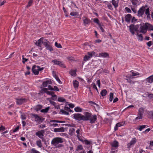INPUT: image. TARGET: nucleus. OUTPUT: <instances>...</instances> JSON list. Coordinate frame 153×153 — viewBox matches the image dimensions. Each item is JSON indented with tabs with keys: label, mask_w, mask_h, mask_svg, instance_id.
<instances>
[{
	"label": "nucleus",
	"mask_w": 153,
	"mask_h": 153,
	"mask_svg": "<svg viewBox=\"0 0 153 153\" xmlns=\"http://www.w3.org/2000/svg\"><path fill=\"white\" fill-rule=\"evenodd\" d=\"M144 13L148 19H151V14L150 13L149 7L147 5L141 7L138 11L137 15L139 17H142Z\"/></svg>",
	"instance_id": "obj_1"
},
{
	"label": "nucleus",
	"mask_w": 153,
	"mask_h": 153,
	"mask_svg": "<svg viewBox=\"0 0 153 153\" xmlns=\"http://www.w3.org/2000/svg\"><path fill=\"white\" fill-rule=\"evenodd\" d=\"M90 114L88 112H85L84 113L85 115H82L80 114L76 113L73 114V117L75 119L78 121L83 120V121L88 120L89 117H90Z\"/></svg>",
	"instance_id": "obj_2"
},
{
	"label": "nucleus",
	"mask_w": 153,
	"mask_h": 153,
	"mask_svg": "<svg viewBox=\"0 0 153 153\" xmlns=\"http://www.w3.org/2000/svg\"><path fill=\"white\" fill-rule=\"evenodd\" d=\"M63 139L60 137H56L53 138L51 141V144L56 147H61L62 146L61 143L63 142Z\"/></svg>",
	"instance_id": "obj_3"
},
{
	"label": "nucleus",
	"mask_w": 153,
	"mask_h": 153,
	"mask_svg": "<svg viewBox=\"0 0 153 153\" xmlns=\"http://www.w3.org/2000/svg\"><path fill=\"white\" fill-rule=\"evenodd\" d=\"M44 69L43 67L41 68L40 66L34 65L32 67L33 73L36 75L39 74V73L42 71Z\"/></svg>",
	"instance_id": "obj_4"
},
{
	"label": "nucleus",
	"mask_w": 153,
	"mask_h": 153,
	"mask_svg": "<svg viewBox=\"0 0 153 153\" xmlns=\"http://www.w3.org/2000/svg\"><path fill=\"white\" fill-rule=\"evenodd\" d=\"M144 112V108L142 107L140 108L138 110L137 116L135 118L136 121L139 120L143 118V114Z\"/></svg>",
	"instance_id": "obj_5"
},
{
	"label": "nucleus",
	"mask_w": 153,
	"mask_h": 153,
	"mask_svg": "<svg viewBox=\"0 0 153 153\" xmlns=\"http://www.w3.org/2000/svg\"><path fill=\"white\" fill-rule=\"evenodd\" d=\"M52 62L53 63L54 65H58L60 67L63 68H65V66L62 62L60 61L57 59H54L52 60Z\"/></svg>",
	"instance_id": "obj_6"
},
{
	"label": "nucleus",
	"mask_w": 153,
	"mask_h": 153,
	"mask_svg": "<svg viewBox=\"0 0 153 153\" xmlns=\"http://www.w3.org/2000/svg\"><path fill=\"white\" fill-rule=\"evenodd\" d=\"M129 28L130 32L133 35H134L135 34L134 32L137 31L138 28L137 26H135L133 24L129 26Z\"/></svg>",
	"instance_id": "obj_7"
},
{
	"label": "nucleus",
	"mask_w": 153,
	"mask_h": 153,
	"mask_svg": "<svg viewBox=\"0 0 153 153\" xmlns=\"http://www.w3.org/2000/svg\"><path fill=\"white\" fill-rule=\"evenodd\" d=\"M88 113L90 114V117H89L88 120H89L90 123L92 124L94 123L97 120V116L96 115H91V113L88 112Z\"/></svg>",
	"instance_id": "obj_8"
},
{
	"label": "nucleus",
	"mask_w": 153,
	"mask_h": 153,
	"mask_svg": "<svg viewBox=\"0 0 153 153\" xmlns=\"http://www.w3.org/2000/svg\"><path fill=\"white\" fill-rule=\"evenodd\" d=\"M45 42H44L43 43L46 49L51 51H53V49L52 46L49 44V42L47 40H45Z\"/></svg>",
	"instance_id": "obj_9"
},
{
	"label": "nucleus",
	"mask_w": 153,
	"mask_h": 153,
	"mask_svg": "<svg viewBox=\"0 0 153 153\" xmlns=\"http://www.w3.org/2000/svg\"><path fill=\"white\" fill-rule=\"evenodd\" d=\"M140 32L143 33H145L147 31V30L148 29V27L147 23L141 25L140 27Z\"/></svg>",
	"instance_id": "obj_10"
},
{
	"label": "nucleus",
	"mask_w": 153,
	"mask_h": 153,
	"mask_svg": "<svg viewBox=\"0 0 153 153\" xmlns=\"http://www.w3.org/2000/svg\"><path fill=\"white\" fill-rule=\"evenodd\" d=\"M137 142L136 139L135 138H133L131 140L130 142L128 143L127 145V148L129 149L131 148V146H134Z\"/></svg>",
	"instance_id": "obj_11"
},
{
	"label": "nucleus",
	"mask_w": 153,
	"mask_h": 153,
	"mask_svg": "<svg viewBox=\"0 0 153 153\" xmlns=\"http://www.w3.org/2000/svg\"><path fill=\"white\" fill-rule=\"evenodd\" d=\"M45 131L44 130L39 131L36 132V135L38 136L39 138L42 139L43 137L44 134L45 133Z\"/></svg>",
	"instance_id": "obj_12"
},
{
	"label": "nucleus",
	"mask_w": 153,
	"mask_h": 153,
	"mask_svg": "<svg viewBox=\"0 0 153 153\" xmlns=\"http://www.w3.org/2000/svg\"><path fill=\"white\" fill-rule=\"evenodd\" d=\"M33 116L35 118V120L37 123H39L42 122L43 120L42 117L39 116L37 114H33Z\"/></svg>",
	"instance_id": "obj_13"
},
{
	"label": "nucleus",
	"mask_w": 153,
	"mask_h": 153,
	"mask_svg": "<svg viewBox=\"0 0 153 153\" xmlns=\"http://www.w3.org/2000/svg\"><path fill=\"white\" fill-rule=\"evenodd\" d=\"M124 125V123L123 122H120L116 124L114 127V130L116 131L118 129V128L123 126Z\"/></svg>",
	"instance_id": "obj_14"
},
{
	"label": "nucleus",
	"mask_w": 153,
	"mask_h": 153,
	"mask_svg": "<svg viewBox=\"0 0 153 153\" xmlns=\"http://www.w3.org/2000/svg\"><path fill=\"white\" fill-rule=\"evenodd\" d=\"M98 56L100 57H102L104 58L108 57L109 54L106 52L100 53L99 54Z\"/></svg>",
	"instance_id": "obj_15"
},
{
	"label": "nucleus",
	"mask_w": 153,
	"mask_h": 153,
	"mask_svg": "<svg viewBox=\"0 0 153 153\" xmlns=\"http://www.w3.org/2000/svg\"><path fill=\"white\" fill-rule=\"evenodd\" d=\"M132 18V16L130 14H128L126 15L125 16V21L128 23L130 22V20Z\"/></svg>",
	"instance_id": "obj_16"
},
{
	"label": "nucleus",
	"mask_w": 153,
	"mask_h": 153,
	"mask_svg": "<svg viewBox=\"0 0 153 153\" xmlns=\"http://www.w3.org/2000/svg\"><path fill=\"white\" fill-rule=\"evenodd\" d=\"M16 103L18 105H21L22 103H24L26 102V100L25 99L20 98L16 100Z\"/></svg>",
	"instance_id": "obj_17"
},
{
	"label": "nucleus",
	"mask_w": 153,
	"mask_h": 153,
	"mask_svg": "<svg viewBox=\"0 0 153 153\" xmlns=\"http://www.w3.org/2000/svg\"><path fill=\"white\" fill-rule=\"evenodd\" d=\"M43 42V38H41L35 43V44L37 46L41 47Z\"/></svg>",
	"instance_id": "obj_18"
},
{
	"label": "nucleus",
	"mask_w": 153,
	"mask_h": 153,
	"mask_svg": "<svg viewBox=\"0 0 153 153\" xmlns=\"http://www.w3.org/2000/svg\"><path fill=\"white\" fill-rule=\"evenodd\" d=\"M51 82L50 80H47L44 81L42 83V85L44 87H46L48 85L51 84Z\"/></svg>",
	"instance_id": "obj_19"
},
{
	"label": "nucleus",
	"mask_w": 153,
	"mask_h": 153,
	"mask_svg": "<svg viewBox=\"0 0 153 153\" xmlns=\"http://www.w3.org/2000/svg\"><path fill=\"white\" fill-rule=\"evenodd\" d=\"M126 77L127 78L126 80L128 82L133 84L134 83V82L131 80V79L132 78V77L131 76L127 75Z\"/></svg>",
	"instance_id": "obj_20"
},
{
	"label": "nucleus",
	"mask_w": 153,
	"mask_h": 153,
	"mask_svg": "<svg viewBox=\"0 0 153 153\" xmlns=\"http://www.w3.org/2000/svg\"><path fill=\"white\" fill-rule=\"evenodd\" d=\"M83 23L85 25L90 23V21L88 18H86L85 17H83Z\"/></svg>",
	"instance_id": "obj_21"
},
{
	"label": "nucleus",
	"mask_w": 153,
	"mask_h": 153,
	"mask_svg": "<svg viewBox=\"0 0 153 153\" xmlns=\"http://www.w3.org/2000/svg\"><path fill=\"white\" fill-rule=\"evenodd\" d=\"M51 120L50 121H49L48 122V123L49 124V126L51 127H57L58 126L59 124L57 123H53V122H51V120Z\"/></svg>",
	"instance_id": "obj_22"
},
{
	"label": "nucleus",
	"mask_w": 153,
	"mask_h": 153,
	"mask_svg": "<svg viewBox=\"0 0 153 153\" xmlns=\"http://www.w3.org/2000/svg\"><path fill=\"white\" fill-rule=\"evenodd\" d=\"M146 81L149 83H152L153 82V75L147 78Z\"/></svg>",
	"instance_id": "obj_23"
},
{
	"label": "nucleus",
	"mask_w": 153,
	"mask_h": 153,
	"mask_svg": "<svg viewBox=\"0 0 153 153\" xmlns=\"http://www.w3.org/2000/svg\"><path fill=\"white\" fill-rule=\"evenodd\" d=\"M54 132H63L65 131V129L63 127L55 128L54 129Z\"/></svg>",
	"instance_id": "obj_24"
},
{
	"label": "nucleus",
	"mask_w": 153,
	"mask_h": 153,
	"mask_svg": "<svg viewBox=\"0 0 153 153\" xmlns=\"http://www.w3.org/2000/svg\"><path fill=\"white\" fill-rule=\"evenodd\" d=\"M89 52L88 53V55H85L84 57V60L85 61H87L90 59L91 57V56L89 54Z\"/></svg>",
	"instance_id": "obj_25"
},
{
	"label": "nucleus",
	"mask_w": 153,
	"mask_h": 153,
	"mask_svg": "<svg viewBox=\"0 0 153 153\" xmlns=\"http://www.w3.org/2000/svg\"><path fill=\"white\" fill-rule=\"evenodd\" d=\"M111 146L113 147L117 148L119 146L118 142L116 140H114L112 143Z\"/></svg>",
	"instance_id": "obj_26"
},
{
	"label": "nucleus",
	"mask_w": 153,
	"mask_h": 153,
	"mask_svg": "<svg viewBox=\"0 0 153 153\" xmlns=\"http://www.w3.org/2000/svg\"><path fill=\"white\" fill-rule=\"evenodd\" d=\"M148 126L146 125H142L138 126L137 128V130H139L140 131H141L143 129L145 128Z\"/></svg>",
	"instance_id": "obj_27"
},
{
	"label": "nucleus",
	"mask_w": 153,
	"mask_h": 153,
	"mask_svg": "<svg viewBox=\"0 0 153 153\" xmlns=\"http://www.w3.org/2000/svg\"><path fill=\"white\" fill-rule=\"evenodd\" d=\"M147 114L149 118L150 119H153V111H148Z\"/></svg>",
	"instance_id": "obj_28"
},
{
	"label": "nucleus",
	"mask_w": 153,
	"mask_h": 153,
	"mask_svg": "<svg viewBox=\"0 0 153 153\" xmlns=\"http://www.w3.org/2000/svg\"><path fill=\"white\" fill-rule=\"evenodd\" d=\"M46 93L47 94L51 95L52 97L55 98L56 99V95L54 94V92L47 91Z\"/></svg>",
	"instance_id": "obj_29"
},
{
	"label": "nucleus",
	"mask_w": 153,
	"mask_h": 153,
	"mask_svg": "<svg viewBox=\"0 0 153 153\" xmlns=\"http://www.w3.org/2000/svg\"><path fill=\"white\" fill-rule=\"evenodd\" d=\"M50 108V107H47L45 109H42L41 110V112L42 113H46L48 112V110Z\"/></svg>",
	"instance_id": "obj_30"
},
{
	"label": "nucleus",
	"mask_w": 153,
	"mask_h": 153,
	"mask_svg": "<svg viewBox=\"0 0 153 153\" xmlns=\"http://www.w3.org/2000/svg\"><path fill=\"white\" fill-rule=\"evenodd\" d=\"M73 85L74 88H76L78 87L79 86V82L76 80H74L73 81Z\"/></svg>",
	"instance_id": "obj_31"
},
{
	"label": "nucleus",
	"mask_w": 153,
	"mask_h": 153,
	"mask_svg": "<svg viewBox=\"0 0 153 153\" xmlns=\"http://www.w3.org/2000/svg\"><path fill=\"white\" fill-rule=\"evenodd\" d=\"M70 15L71 16L77 17L79 16V13L76 12L72 11Z\"/></svg>",
	"instance_id": "obj_32"
},
{
	"label": "nucleus",
	"mask_w": 153,
	"mask_h": 153,
	"mask_svg": "<svg viewBox=\"0 0 153 153\" xmlns=\"http://www.w3.org/2000/svg\"><path fill=\"white\" fill-rule=\"evenodd\" d=\"M107 93V91L106 89H103L101 91L100 94L102 96H104L106 95Z\"/></svg>",
	"instance_id": "obj_33"
},
{
	"label": "nucleus",
	"mask_w": 153,
	"mask_h": 153,
	"mask_svg": "<svg viewBox=\"0 0 153 153\" xmlns=\"http://www.w3.org/2000/svg\"><path fill=\"white\" fill-rule=\"evenodd\" d=\"M148 29L150 30H153V25L149 24L148 23H147Z\"/></svg>",
	"instance_id": "obj_34"
},
{
	"label": "nucleus",
	"mask_w": 153,
	"mask_h": 153,
	"mask_svg": "<svg viewBox=\"0 0 153 153\" xmlns=\"http://www.w3.org/2000/svg\"><path fill=\"white\" fill-rule=\"evenodd\" d=\"M74 111L76 112H81L82 111V109L79 107H77L75 108Z\"/></svg>",
	"instance_id": "obj_35"
},
{
	"label": "nucleus",
	"mask_w": 153,
	"mask_h": 153,
	"mask_svg": "<svg viewBox=\"0 0 153 153\" xmlns=\"http://www.w3.org/2000/svg\"><path fill=\"white\" fill-rule=\"evenodd\" d=\"M51 122H54V123H65V121H59L56 120H52Z\"/></svg>",
	"instance_id": "obj_36"
},
{
	"label": "nucleus",
	"mask_w": 153,
	"mask_h": 153,
	"mask_svg": "<svg viewBox=\"0 0 153 153\" xmlns=\"http://www.w3.org/2000/svg\"><path fill=\"white\" fill-rule=\"evenodd\" d=\"M36 144L39 148H41L42 146L41 141L40 140H37L36 141Z\"/></svg>",
	"instance_id": "obj_37"
},
{
	"label": "nucleus",
	"mask_w": 153,
	"mask_h": 153,
	"mask_svg": "<svg viewBox=\"0 0 153 153\" xmlns=\"http://www.w3.org/2000/svg\"><path fill=\"white\" fill-rule=\"evenodd\" d=\"M42 106L41 105H37L35 107V109L36 111H38L42 108Z\"/></svg>",
	"instance_id": "obj_38"
},
{
	"label": "nucleus",
	"mask_w": 153,
	"mask_h": 153,
	"mask_svg": "<svg viewBox=\"0 0 153 153\" xmlns=\"http://www.w3.org/2000/svg\"><path fill=\"white\" fill-rule=\"evenodd\" d=\"M76 70H71L70 71V74L73 76H75L76 75Z\"/></svg>",
	"instance_id": "obj_39"
},
{
	"label": "nucleus",
	"mask_w": 153,
	"mask_h": 153,
	"mask_svg": "<svg viewBox=\"0 0 153 153\" xmlns=\"http://www.w3.org/2000/svg\"><path fill=\"white\" fill-rule=\"evenodd\" d=\"M88 52L89 53H90L89 54H90V55L91 56V57H92L93 56H98L97 54L94 51Z\"/></svg>",
	"instance_id": "obj_40"
},
{
	"label": "nucleus",
	"mask_w": 153,
	"mask_h": 153,
	"mask_svg": "<svg viewBox=\"0 0 153 153\" xmlns=\"http://www.w3.org/2000/svg\"><path fill=\"white\" fill-rule=\"evenodd\" d=\"M111 2L112 4L115 7H118V3L115 0H112Z\"/></svg>",
	"instance_id": "obj_41"
},
{
	"label": "nucleus",
	"mask_w": 153,
	"mask_h": 153,
	"mask_svg": "<svg viewBox=\"0 0 153 153\" xmlns=\"http://www.w3.org/2000/svg\"><path fill=\"white\" fill-rule=\"evenodd\" d=\"M130 1L134 5H137L138 2L137 0H131Z\"/></svg>",
	"instance_id": "obj_42"
},
{
	"label": "nucleus",
	"mask_w": 153,
	"mask_h": 153,
	"mask_svg": "<svg viewBox=\"0 0 153 153\" xmlns=\"http://www.w3.org/2000/svg\"><path fill=\"white\" fill-rule=\"evenodd\" d=\"M60 112L66 115H68L69 114V113L68 112L64 110L61 109L60 110Z\"/></svg>",
	"instance_id": "obj_43"
},
{
	"label": "nucleus",
	"mask_w": 153,
	"mask_h": 153,
	"mask_svg": "<svg viewBox=\"0 0 153 153\" xmlns=\"http://www.w3.org/2000/svg\"><path fill=\"white\" fill-rule=\"evenodd\" d=\"M58 101L59 102H63L65 101V100L63 97H59L58 98Z\"/></svg>",
	"instance_id": "obj_44"
},
{
	"label": "nucleus",
	"mask_w": 153,
	"mask_h": 153,
	"mask_svg": "<svg viewBox=\"0 0 153 153\" xmlns=\"http://www.w3.org/2000/svg\"><path fill=\"white\" fill-rule=\"evenodd\" d=\"M33 2V0H30L28 2V4L26 6V7L28 8L30 6Z\"/></svg>",
	"instance_id": "obj_45"
},
{
	"label": "nucleus",
	"mask_w": 153,
	"mask_h": 153,
	"mask_svg": "<svg viewBox=\"0 0 153 153\" xmlns=\"http://www.w3.org/2000/svg\"><path fill=\"white\" fill-rule=\"evenodd\" d=\"M137 35L138 37V39L139 40L141 41L143 39V37L141 34H138V33H137Z\"/></svg>",
	"instance_id": "obj_46"
},
{
	"label": "nucleus",
	"mask_w": 153,
	"mask_h": 153,
	"mask_svg": "<svg viewBox=\"0 0 153 153\" xmlns=\"http://www.w3.org/2000/svg\"><path fill=\"white\" fill-rule=\"evenodd\" d=\"M131 73L132 74V76H136L139 75V73L137 72H134L133 70L131 71Z\"/></svg>",
	"instance_id": "obj_47"
},
{
	"label": "nucleus",
	"mask_w": 153,
	"mask_h": 153,
	"mask_svg": "<svg viewBox=\"0 0 153 153\" xmlns=\"http://www.w3.org/2000/svg\"><path fill=\"white\" fill-rule=\"evenodd\" d=\"M114 99L113 94L112 93H110V98L109 100L111 102Z\"/></svg>",
	"instance_id": "obj_48"
},
{
	"label": "nucleus",
	"mask_w": 153,
	"mask_h": 153,
	"mask_svg": "<svg viewBox=\"0 0 153 153\" xmlns=\"http://www.w3.org/2000/svg\"><path fill=\"white\" fill-rule=\"evenodd\" d=\"M55 46L58 48H61L62 47L60 44L58 43L57 42H56L55 43Z\"/></svg>",
	"instance_id": "obj_49"
},
{
	"label": "nucleus",
	"mask_w": 153,
	"mask_h": 153,
	"mask_svg": "<svg viewBox=\"0 0 153 153\" xmlns=\"http://www.w3.org/2000/svg\"><path fill=\"white\" fill-rule=\"evenodd\" d=\"M83 149V147L81 145H79L77 146L76 150L78 151L79 150H82Z\"/></svg>",
	"instance_id": "obj_50"
},
{
	"label": "nucleus",
	"mask_w": 153,
	"mask_h": 153,
	"mask_svg": "<svg viewBox=\"0 0 153 153\" xmlns=\"http://www.w3.org/2000/svg\"><path fill=\"white\" fill-rule=\"evenodd\" d=\"M48 89L47 88H44L42 89L41 91V93L42 94H43L44 93H46L47 91H48Z\"/></svg>",
	"instance_id": "obj_51"
},
{
	"label": "nucleus",
	"mask_w": 153,
	"mask_h": 153,
	"mask_svg": "<svg viewBox=\"0 0 153 153\" xmlns=\"http://www.w3.org/2000/svg\"><path fill=\"white\" fill-rule=\"evenodd\" d=\"M31 153H40L37 150L35 149H32L31 151Z\"/></svg>",
	"instance_id": "obj_52"
},
{
	"label": "nucleus",
	"mask_w": 153,
	"mask_h": 153,
	"mask_svg": "<svg viewBox=\"0 0 153 153\" xmlns=\"http://www.w3.org/2000/svg\"><path fill=\"white\" fill-rule=\"evenodd\" d=\"M91 85L92 86L93 88L95 89L97 92H98V89L95 83H92Z\"/></svg>",
	"instance_id": "obj_53"
},
{
	"label": "nucleus",
	"mask_w": 153,
	"mask_h": 153,
	"mask_svg": "<svg viewBox=\"0 0 153 153\" xmlns=\"http://www.w3.org/2000/svg\"><path fill=\"white\" fill-rule=\"evenodd\" d=\"M94 22L95 23H97L98 25H100V24L99 23V22L98 19L97 18H95L94 19Z\"/></svg>",
	"instance_id": "obj_54"
},
{
	"label": "nucleus",
	"mask_w": 153,
	"mask_h": 153,
	"mask_svg": "<svg viewBox=\"0 0 153 153\" xmlns=\"http://www.w3.org/2000/svg\"><path fill=\"white\" fill-rule=\"evenodd\" d=\"M83 142L86 145H90L91 144L90 142L86 140H84Z\"/></svg>",
	"instance_id": "obj_55"
},
{
	"label": "nucleus",
	"mask_w": 153,
	"mask_h": 153,
	"mask_svg": "<svg viewBox=\"0 0 153 153\" xmlns=\"http://www.w3.org/2000/svg\"><path fill=\"white\" fill-rule=\"evenodd\" d=\"M64 109V110L67 111V112H70L71 111L70 108L69 107H68L67 106L65 107Z\"/></svg>",
	"instance_id": "obj_56"
},
{
	"label": "nucleus",
	"mask_w": 153,
	"mask_h": 153,
	"mask_svg": "<svg viewBox=\"0 0 153 153\" xmlns=\"http://www.w3.org/2000/svg\"><path fill=\"white\" fill-rule=\"evenodd\" d=\"M21 117L22 119L25 120L26 118V116L24 113H22L21 114Z\"/></svg>",
	"instance_id": "obj_57"
},
{
	"label": "nucleus",
	"mask_w": 153,
	"mask_h": 153,
	"mask_svg": "<svg viewBox=\"0 0 153 153\" xmlns=\"http://www.w3.org/2000/svg\"><path fill=\"white\" fill-rule=\"evenodd\" d=\"M55 78L56 79V81L59 83H60L61 82V81H60V80L59 79V78L57 76H56V75H55Z\"/></svg>",
	"instance_id": "obj_58"
},
{
	"label": "nucleus",
	"mask_w": 153,
	"mask_h": 153,
	"mask_svg": "<svg viewBox=\"0 0 153 153\" xmlns=\"http://www.w3.org/2000/svg\"><path fill=\"white\" fill-rule=\"evenodd\" d=\"M152 43L151 41H150L147 42V45L149 47H150L152 45Z\"/></svg>",
	"instance_id": "obj_59"
},
{
	"label": "nucleus",
	"mask_w": 153,
	"mask_h": 153,
	"mask_svg": "<svg viewBox=\"0 0 153 153\" xmlns=\"http://www.w3.org/2000/svg\"><path fill=\"white\" fill-rule=\"evenodd\" d=\"M125 9L126 10V11L128 12V13H131V11L130 10V9L128 7H126L125 8Z\"/></svg>",
	"instance_id": "obj_60"
},
{
	"label": "nucleus",
	"mask_w": 153,
	"mask_h": 153,
	"mask_svg": "<svg viewBox=\"0 0 153 153\" xmlns=\"http://www.w3.org/2000/svg\"><path fill=\"white\" fill-rule=\"evenodd\" d=\"M5 129V127L3 126H0V131H3Z\"/></svg>",
	"instance_id": "obj_61"
},
{
	"label": "nucleus",
	"mask_w": 153,
	"mask_h": 153,
	"mask_svg": "<svg viewBox=\"0 0 153 153\" xmlns=\"http://www.w3.org/2000/svg\"><path fill=\"white\" fill-rule=\"evenodd\" d=\"M68 106L69 107V108H73L74 107V104H72L70 103L68 104Z\"/></svg>",
	"instance_id": "obj_62"
},
{
	"label": "nucleus",
	"mask_w": 153,
	"mask_h": 153,
	"mask_svg": "<svg viewBox=\"0 0 153 153\" xmlns=\"http://www.w3.org/2000/svg\"><path fill=\"white\" fill-rule=\"evenodd\" d=\"M98 26H99V27L100 28V29L101 30V31L102 32H104V30L103 29V28L102 27V26L100 24L99 25H98Z\"/></svg>",
	"instance_id": "obj_63"
},
{
	"label": "nucleus",
	"mask_w": 153,
	"mask_h": 153,
	"mask_svg": "<svg viewBox=\"0 0 153 153\" xmlns=\"http://www.w3.org/2000/svg\"><path fill=\"white\" fill-rule=\"evenodd\" d=\"M97 84L98 87L100 88V80L99 79L97 81Z\"/></svg>",
	"instance_id": "obj_64"
}]
</instances>
